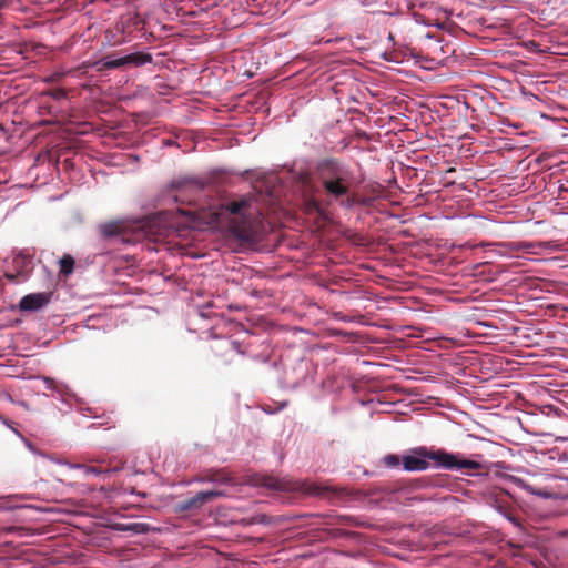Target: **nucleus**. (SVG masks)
I'll use <instances>...</instances> for the list:
<instances>
[{"label":"nucleus","mask_w":568,"mask_h":568,"mask_svg":"<svg viewBox=\"0 0 568 568\" xmlns=\"http://www.w3.org/2000/svg\"><path fill=\"white\" fill-rule=\"evenodd\" d=\"M314 174L324 194L329 201L351 207L349 195L356 184L351 166L337 158H324L317 161Z\"/></svg>","instance_id":"obj_1"},{"label":"nucleus","mask_w":568,"mask_h":568,"mask_svg":"<svg viewBox=\"0 0 568 568\" xmlns=\"http://www.w3.org/2000/svg\"><path fill=\"white\" fill-rule=\"evenodd\" d=\"M433 460L438 467L448 470L471 469L479 470L481 464L476 460L463 459L459 454H452L444 449L428 450L426 447H417L413 449L412 455L403 457V467L406 471H422L429 467Z\"/></svg>","instance_id":"obj_2"},{"label":"nucleus","mask_w":568,"mask_h":568,"mask_svg":"<svg viewBox=\"0 0 568 568\" xmlns=\"http://www.w3.org/2000/svg\"><path fill=\"white\" fill-rule=\"evenodd\" d=\"M251 202L247 199L232 201L222 206L221 214L226 216L230 232L242 241L255 239V227L252 215L248 212Z\"/></svg>","instance_id":"obj_3"},{"label":"nucleus","mask_w":568,"mask_h":568,"mask_svg":"<svg viewBox=\"0 0 568 568\" xmlns=\"http://www.w3.org/2000/svg\"><path fill=\"white\" fill-rule=\"evenodd\" d=\"M151 61H152V57L150 54L138 52V53H132V54H129V55H125V57H122L119 59L106 58V59L98 61L97 63H94V65L98 67L99 71H102V70L116 69V68L123 67L125 64L141 65L144 63L151 62Z\"/></svg>","instance_id":"obj_4"},{"label":"nucleus","mask_w":568,"mask_h":568,"mask_svg":"<svg viewBox=\"0 0 568 568\" xmlns=\"http://www.w3.org/2000/svg\"><path fill=\"white\" fill-rule=\"evenodd\" d=\"M222 495L219 490H206L195 494L193 497L181 500L176 505L179 511H194L202 508L205 504L214 500Z\"/></svg>","instance_id":"obj_5"},{"label":"nucleus","mask_w":568,"mask_h":568,"mask_svg":"<svg viewBox=\"0 0 568 568\" xmlns=\"http://www.w3.org/2000/svg\"><path fill=\"white\" fill-rule=\"evenodd\" d=\"M50 302L49 293H34L23 296L19 303L22 311H37Z\"/></svg>","instance_id":"obj_6"},{"label":"nucleus","mask_w":568,"mask_h":568,"mask_svg":"<svg viewBox=\"0 0 568 568\" xmlns=\"http://www.w3.org/2000/svg\"><path fill=\"white\" fill-rule=\"evenodd\" d=\"M69 467L71 469L80 470L82 474V478L87 479L91 476H100V475L106 474V473L119 471L120 469H122L123 464H121V466H115L114 468H111V469H106L101 466H89V465H84V464H69Z\"/></svg>","instance_id":"obj_7"},{"label":"nucleus","mask_w":568,"mask_h":568,"mask_svg":"<svg viewBox=\"0 0 568 568\" xmlns=\"http://www.w3.org/2000/svg\"><path fill=\"white\" fill-rule=\"evenodd\" d=\"M13 266L19 275H27L33 268V254L21 251L13 257Z\"/></svg>","instance_id":"obj_8"},{"label":"nucleus","mask_w":568,"mask_h":568,"mask_svg":"<svg viewBox=\"0 0 568 568\" xmlns=\"http://www.w3.org/2000/svg\"><path fill=\"white\" fill-rule=\"evenodd\" d=\"M173 187H175L178 191V194L175 195V201H180L189 191L200 192L202 190V186L200 184L193 182H176L173 184Z\"/></svg>","instance_id":"obj_9"},{"label":"nucleus","mask_w":568,"mask_h":568,"mask_svg":"<svg viewBox=\"0 0 568 568\" xmlns=\"http://www.w3.org/2000/svg\"><path fill=\"white\" fill-rule=\"evenodd\" d=\"M74 258L70 254H64L59 261L60 274L65 277L72 274L74 271Z\"/></svg>","instance_id":"obj_10"},{"label":"nucleus","mask_w":568,"mask_h":568,"mask_svg":"<svg viewBox=\"0 0 568 568\" xmlns=\"http://www.w3.org/2000/svg\"><path fill=\"white\" fill-rule=\"evenodd\" d=\"M122 226L116 222H110L100 226V232L104 237H112L119 235Z\"/></svg>","instance_id":"obj_11"},{"label":"nucleus","mask_w":568,"mask_h":568,"mask_svg":"<svg viewBox=\"0 0 568 568\" xmlns=\"http://www.w3.org/2000/svg\"><path fill=\"white\" fill-rule=\"evenodd\" d=\"M535 250L559 252L562 251L561 244L557 241H536L534 242Z\"/></svg>","instance_id":"obj_12"},{"label":"nucleus","mask_w":568,"mask_h":568,"mask_svg":"<svg viewBox=\"0 0 568 568\" xmlns=\"http://www.w3.org/2000/svg\"><path fill=\"white\" fill-rule=\"evenodd\" d=\"M524 489L532 495H536V496H539V497H542L545 499H548V498H552L554 497V493L551 491H548L547 489H544V488H538V487H535L532 485H529V484H524Z\"/></svg>","instance_id":"obj_13"},{"label":"nucleus","mask_w":568,"mask_h":568,"mask_svg":"<svg viewBox=\"0 0 568 568\" xmlns=\"http://www.w3.org/2000/svg\"><path fill=\"white\" fill-rule=\"evenodd\" d=\"M261 485L265 486V487H267L270 489H274V490H282V489H284L283 483L281 480H278L277 478L272 477V476H264L262 478Z\"/></svg>","instance_id":"obj_14"},{"label":"nucleus","mask_w":568,"mask_h":568,"mask_svg":"<svg viewBox=\"0 0 568 568\" xmlns=\"http://www.w3.org/2000/svg\"><path fill=\"white\" fill-rule=\"evenodd\" d=\"M497 504L498 511L503 514L510 523H513L515 526L521 525L519 518L514 515V511L511 509L501 505L499 501H497Z\"/></svg>","instance_id":"obj_15"},{"label":"nucleus","mask_w":568,"mask_h":568,"mask_svg":"<svg viewBox=\"0 0 568 568\" xmlns=\"http://www.w3.org/2000/svg\"><path fill=\"white\" fill-rule=\"evenodd\" d=\"M497 504L498 511L503 514L510 523H513L515 526L521 525L519 518L514 515V511L511 509L501 505L499 501H497Z\"/></svg>","instance_id":"obj_16"},{"label":"nucleus","mask_w":568,"mask_h":568,"mask_svg":"<svg viewBox=\"0 0 568 568\" xmlns=\"http://www.w3.org/2000/svg\"><path fill=\"white\" fill-rule=\"evenodd\" d=\"M497 504L498 511L503 514L510 523H513L515 526L521 525L519 518L514 515V511L511 509L501 505L499 501H497Z\"/></svg>","instance_id":"obj_17"},{"label":"nucleus","mask_w":568,"mask_h":568,"mask_svg":"<svg viewBox=\"0 0 568 568\" xmlns=\"http://www.w3.org/2000/svg\"><path fill=\"white\" fill-rule=\"evenodd\" d=\"M509 246L513 251H525L528 253H537L535 251L534 242L521 241V242L510 243Z\"/></svg>","instance_id":"obj_18"},{"label":"nucleus","mask_w":568,"mask_h":568,"mask_svg":"<svg viewBox=\"0 0 568 568\" xmlns=\"http://www.w3.org/2000/svg\"><path fill=\"white\" fill-rule=\"evenodd\" d=\"M383 464L388 468H395L398 467L400 464V458L398 455L395 454H388L383 457L382 459Z\"/></svg>","instance_id":"obj_19"},{"label":"nucleus","mask_w":568,"mask_h":568,"mask_svg":"<svg viewBox=\"0 0 568 568\" xmlns=\"http://www.w3.org/2000/svg\"><path fill=\"white\" fill-rule=\"evenodd\" d=\"M210 481L229 483L230 477L224 473H214L209 478Z\"/></svg>","instance_id":"obj_20"},{"label":"nucleus","mask_w":568,"mask_h":568,"mask_svg":"<svg viewBox=\"0 0 568 568\" xmlns=\"http://www.w3.org/2000/svg\"><path fill=\"white\" fill-rule=\"evenodd\" d=\"M64 73L55 72L44 79L47 83H55L59 82L63 78Z\"/></svg>","instance_id":"obj_21"},{"label":"nucleus","mask_w":568,"mask_h":568,"mask_svg":"<svg viewBox=\"0 0 568 568\" xmlns=\"http://www.w3.org/2000/svg\"><path fill=\"white\" fill-rule=\"evenodd\" d=\"M50 95L54 99H60V98H64L67 95V93L63 89H55L50 93Z\"/></svg>","instance_id":"obj_22"},{"label":"nucleus","mask_w":568,"mask_h":568,"mask_svg":"<svg viewBox=\"0 0 568 568\" xmlns=\"http://www.w3.org/2000/svg\"><path fill=\"white\" fill-rule=\"evenodd\" d=\"M307 205L316 211H321V203L314 199L308 200Z\"/></svg>","instance_id":"obj_23"},{"label":"nucleus","mask_w":568,"mask_h":568,"mask_svg":"<svg viewBox=\"0 0 568 568\" xmlns=\"http://www.w3.org/2000/svg\"><path fill=\"white\" fill-rule=\"evenodd\" d=\"M231 346H232V348H233V349H235L236 352L242 353V352L240 351V343H239V342H235V341H234V342H232V343H231Z\"/></svg>","instance_id":"obj_24"},{"label":"nucleus","mask_w":568,"mask_h":568,"mask_svg":"<svg viewBox=\"0 0 568 568\" xmlns=\"http://www.w3.org/2000/svg\"><path fill=\"white\" fill-rule=\"evenodd\" d=\"M17 275H8L10 280H14Z\"/></svg>","instance_id":"obj_25"}]
</instances>
